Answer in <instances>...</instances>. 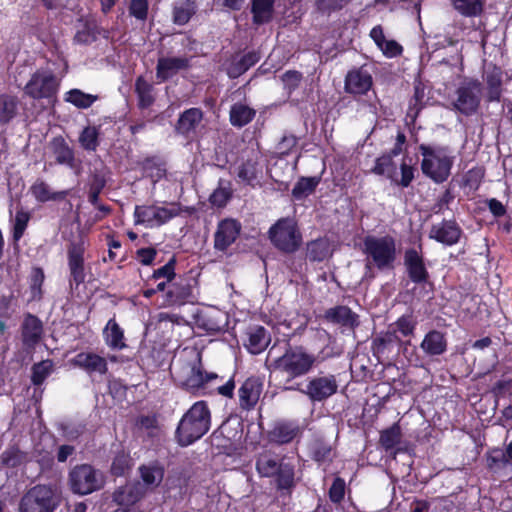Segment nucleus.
<instances>
[{
  "label": "nucleus",
  "instance_id": "nucleus-49",
  "mask_svg": "<svg viewBox=\"0 0 512 512\" xmlns=\"http://www.w3.org/2000/svg\"><path fill=\"white\" fill-rule=\"evenodd\" d=\"M156 204L136 205L133 218L135 225H143L147 228L156 227Z\"/></svg>",
  "mask_w": 512,
  "mask_h": 512
},
{
  "label": "nucleus",
  "instance_id": "nucleus-35",
  "mask_svg": "<svg viewBox=\"0 0 512 512\" xmlns=\"http://www.w3.org/2000/svg\"><path fill=\"white\" fill-rule=\"evenodd\" d=\"M134 92L137 96V107L140 110L150 108L156 101L154 85L147 81L143 75L135 79Z\"/></svg>",
  "mask_w": 512,
  "mask_h": 512
},
{
  "label": "nucleus",
  "instance_id": "nucleus-40",
  "mask_svg": "<svg viewBox=\"0 0 512 512\" xmlns=\"http://www.w3.org/2000/svg\"><path fill=\"white\" fill-rule=\"evenodd\" d=\"M196 0H178L173 4L172 21L178 26L186 25L197 13Z\"/></svg>",
  "mask_w": 512,
  "mask_h": 512
},
{
  "label": "nucleus",
  "instance_id": "nucleus-24",
  "mask_svg": "<svg viewBox=\"0 0 512 512\" xmlns=\"http://www.w3.org/2000/svg\"><path fill=\"white\" fill-rule=\"evenodd\" d=\"M71 364L87 374L99 373L104 375L108 372L107 360L93 352H80L71 359Z\"/></svg>",
  "mask_w": 512,
  "mask_h": 512
},
{
  "label": "nucleus",
  "instance_id": "nucleus-56",
  "mask_svg": "<svg viewBox=\"0 0 512 512\" xmlns=\"http://www.w3.org/2000/svg\"><path fill=\"white\" fill-rule=\"evenodd\" d=\"M99 129L96 126H86L79 135L81 147L88 152H95L99 146Z\"/></svg>",
  "mask_w": 512,
  "mask_h": 512
},
{
  "label": "nucleus",
  "instance_id": "nucleus-6",
  "mask_svg": "<svg viewBox=\"0 0 512 512\" xmlns=\"http://www.w3.org/2000/svg\"><path fill=\"white\" fill-rule=\"evenodd\" d=\"M170 370L178 388L195 397L202 396L205 375L208 371L203 368L200 355L192 360L180 357L175 364L171 365Z\"/></svg>",
  "mask_w": 512,
  "mask_h": 512
},
{
  "label": "nucleus",
  "instance_id": "nucleus-59",
  "mask_svg": "<svg viewBox=\"0 0 512 512\" xmlns=\"http://www.w3.org/2000/svg\"><path fill=\"white\" fill-rule=\"evenodd\" d=\"M395 171V163L385 153L375 159V164L370 170V173L383 176L387 175L388 178L392 179V174Z\"/></svg>",
  "mask_w": 512,
  "mask_h": 512
},
{
  "label": "nucleus",
  "instance_id": "nucleus-7",
  "mask_svg": "<svg viewBox=\"0 0 512 512\" xmlns=\"http://www.w3.org/2000/svg\"><path fill=\"white\" fill-rule=\"evenodd\" d=\"M271 244L281 253L294 254L303 244V236L297 222L290 217L278 219L268 230Z\"/></svg>",
  "mask_w": 512,
  "mask_h": 512
},
{
  "label": "nucleus",
  "instance_id": "nucleus-11",
  "mask_svg": "<svg viewBox=\"0 0 512 512\" xmlns=\"http://www.w3.org/2000/svg\"><path fill=\"white\" fill-rule=\"evenodd\" d=\"M86 245L84 238L79 237L78 240L70 241L67 244V267H68V283L71 291L78 290L86 280L87 265L85 262Z\"/></svg>",
  "mask_w": 512,
  "mask_h": 512
},
{
  "label": "nucleus",
  "instance_id": "nucleus-38",
  "mask_svg": "<svg viewBox=\"0 0 512 512\" xmlns=\"http://www.w3.org/2000/svg\"><path fill=\"white\" fill-rule=\"evenodd\" d=\"M309 455L319 465L330 464L335 457V451L329 442L317 437L309 445Z\"/></svg>",
  "mask_w": 512,
  "mask_h": 512
},
{
  "label": "nucleus",
  "instance_id": "nucleus-26",
  "mask_svg": "<svg viewBox=\"0 0 512 512\" xmlns=\"http://www.w3.org/2000/svg\"><path fill=\"white\" fill-rule=\"evenodd\" d=\"M204 113L200 108L192 107L184 110L175 125L178 134L185 138H191L195 135L198 126L201 124Z\"/></svg>",
  "mask_w": 512,
  "mask_h": 512
},
{
  "label": "nucleus",
  "instance_id": "nucleus-57",
  "mask_svg": "<svg viewBox=\"0 0 512 512\" xmlns=\"http://www.w3.org/2000/svg\"><path fill=\"white\" fill-rule=\"evenodd\" d=\"M176 265V257L172 256L165 265L153 271L146 284L149 285L152 281L157 282L159 280L173 281L176 277Z\"/></svg>",
  "mask_w": 512,
  "mask_h": 512
},
{
  "label": "nucleus",
  "instance_id": "nucleus-64",
  "mask_svg": "<svg viewBox=\"0 0 512 512\" xmlns=\"http://www.w3.org/2000/svg\"><path fill=\"white\" fill-rule=\"evenodd\" d=\"M129 15L139 21H145L148 17V0H131L128 7Z\"/></svg>",
  "mask_w": 512,
  "mask_h": 512
},
{
  "label": "nucleus",
  "instance_id": "nucleus-13",
  "mask_svg": "<svg viewBox=\"0 0 512 512\" xmlns=\"http://www.w3.org/2000/svg\"><path fill=\"white\" fill-rule=\"evenodd\" d=\"M59 80L52 72L36 71L24 87V92L32 99L54 100L59 90Z\"/></svg>",
  "mask_w": 512,
  "mask_h": 512
},
{
  "label": "nucleus",
  "instance_id": "nucleus-21",
  "mask_svg": "<svg viewBox=\"0 0 512 512\" xmlns=\"http://www.w3.org/2000/svg\"><path fill=\"white\" fill-rule=\"evenodd\" d=\"M191 67L190 59L187 57H159L156 64L157 83H165L172 79L181 70Z\"/></svg>",
  "mask_w": 512,
  "mask_h": 512
},
{
  "label": "nucleus",
  "instance_id": "nucleus-46",
  "mask_svg": "<svg viewBox=\"0 0 512 512\" xmlns=\"http://www.w3.org/2000/svg\"><path fill=\"white\" fill-rule=\"evenodd\" d=\"M330 255V242L327 238L320 237L307 243L306 256L310 262H322Z\"/></svg>",
  "mask_w": 512,
  "mask_h": 512
},
{
  "label": "nucleus",
  "instance_id": "nucleus-15",
  "mask_svg": "<svg viewBox=\"0 0 512 512\" xmlns=\"http://www.w3.org/2000/svg\"><path fill=\"white\" fill-rule=\"evenodd\" d=\"M338 390V381L336 376L328 374L324 376H314L309 378L306 388L302 392L313 402H322Z\"/></svg>",
  "mask_w": 512,
  "mask_h": 512
},
{
  "label": "nucleus",
  "instance_id": "nucleus-50",
  "mask_svg": "<svg viewBox=\"0 0 512 512\" xmlns=\"http://www.w3.org/2000/svg\"><path fill=\"white\" fill-rule=\"evenodd\" d=\"M402 439V430L398 422L380 432L379 444L385 451H392L400 444Z\"/></svg>",
  "mask_w": 512,
  "mask_h": 512
},
{
  "label": "nucleus",
  "instance_id": "nucleus-62",
  "mask_svg": "<svg viewBox=\"0 0 512 512\" xmlns=\"http://www.w3.org/2000/svg\"><path fill=\"white\" fill-rule=\"evenodd\" d=\"M398 345L402 351L403 356L410 364L416 367L422 366V359L417 352V347L412 344L410 339L403 340L400 338Z\"/></svg>",
  "mask_w": 512,
  "mask_h": 512
},
{
  "label": "nucleus",
  "instance_id": "nucleus-37",
  "mask_svg": "<svg viewBox=\"0 0 512 512\" xmlns=\"http://www.w3.org/2000/svg\"><path fill=\"white\" fill-rule=\"evenodd\" d=\"M138 471L146 486L158 487L164 479L165 466L159 460H153L140 465Z\"/></svg>",
  "mask_w": 512,
  "mask_h": 512
},
{
  "label": "nucleus",
  "instance_id": "nucleus-51",
  "mask_svg": "<svg viewBox=\"0 0 512 512\" xmlns=\"http://www.w3.org/2000/svg\"><path fill=\"white\" fill-rule=\"evenodd\" d=\"M18 104L16 96L0 95V125L8 124L17 115Z\"/></svg>",
  "mask_w": 512,
  "mask_h": 512
},
{
  "label": "nucleus",
  "instance_id": "nucleus-39",
  "mask_svg": "<svg viewBox=\"0 0 512 512\" xmlns=\"http://www.w3.org/2000/svg\"><path fill=\"white\" fill-rule=\"evenodd\" d=\"M400 338L401 337L395 335V331H391L389 327L387 331L380 332L372 339L371 350L373 355L377 358L388 355L391 352L394 344L399 343Z\"/></svg>",
  "mask_w": 512,
  "mask_h": 512
},
{
  "label": "nucleus",
  "instance_id": "nucleus-41",
  "mask_svg": "<svg viewBox=\"0 0 512 512\" xmlns=\"http://www.w3.org/2000/svg\"><path fill=\"white\" fill-rule=\"evenodd\" d=\"M31 194L40 202L45 203L48 201H62L68 195V190L52 192L49 185L43 180H36L30 187Z\"/></svg>",
  "mask_w": 512,
  "mask_h": 512
},
{
  "label": "nucleus",
  "instance_id": "nucleus-18",
  "mask_svg": "<svg viewBox=\"0 0 512 512\" xmlns=\"http://www.w3.org/2000/svg\"><path fill=\"white\" fill-rule=\"evenodd\" d=\"M463 235V230L455 219H443L438 224H433L429 238L446 246L456 245Z\"/></svg>",
  "mask_w": 512,
  "mask_h": 512
},
{
  "label": "nucleus",
  "instance_id": "nucleus-47",
  "mask_svg": "<svg viewBox=\"0 0 512 512\" xmlns=\"http://www.w3.org/2000/svg\"><path fill=\"white\" fill-rule=\"evenodd\" d=\"M426 87L421 81L414 83V92L411 96L408 104L407 117L411 121H415L419 116L420 112L426 106Z\"/></svg>",
  "mask_w": 512,
  "mask_h": 512
},
{
  "label": "nucleus",
  "instance_id": "nucleus-22",
  "mask_svg": "<svg viewBox=\"0 0 512 512\" xmlns=\"http://www.w3.org/2000/svg\"><path fill=\"white\" fill-rule=\"evenodd\" d=\"M323 319L335 325L354 331L360 324L357 313L346 305H337L327 309Z\"/></svg>",
  "mask_w": 512,
  "mask_h": 512
},
{
  "label": "nucleus",
  "instance_id": "nucleus-5",
  "mask_svg": "<svg viewBox=\"0 0 512 512\" xmlns=\"http://www.w3.org/2000/svg\"><path fill=\"white\" fill-rule=\"evenodd\" d=\"M422 155L421 171L436 184L444 183L451 175L455 157L449 146L422 143L418 147Z\"/></svg>",
  "mask_w": 512,
  "mask_h": 512
},
{
  "label": "nucleus",
  "instance_id": "nucleus-14",
  "mask_svg": "<svg viewBox=\"0 0 512 512\" xmlns=\"http://www.w3.org/2000/svg\"><path fill=\"white\" fill-rule=\"evenodd\" d=\"M264 390V378L258 375L247 377L237 390L238 405L242 411H252L257 406Z\"/></svg>",
  "mask_w": 512,
  "mask_h": 512
},
{
  "label": "nucleus",
  "instance_id": "nucleus-12",
  "mask_svg": "<svg viewBox=\"0 0 512 512\" xmlns=\"http://www.w3.org/2000/svg\"><path fill=\"white\" fill-rule=\"evenodd\" d=\"M481 83L477 79H470L461 83L455 90L452 101L453 109L469 117L477 113L481 103Z\"/></svg>",
  "mask_w": 512,
  "mask_h": 512
},
{
  "label": "nucleus",
  "instance_id": "nucleus-44",
  "mask_svg": "<svg viewBox=\"0 0 512 512\" xmlns=\"http://www.w3.org/2000/svg\"><path fill=\"white\" fill-rule=\"evenodd\" d=\"M275 0H251L252 22L262 25L271 21Z\"/></svg>",
  "mask_w": 512,
  "mask_h": 512
},
{
  "label": "nucleus",
  "instance_id": "nucleus-20",
  "mask_svg": "<svg viewBox=\"0 0 512 512\" xmlns=\"http://www.w3.org/2000/svg\"><path fill=\"white\" fill-rule=\"evenodd\" d=\"M193 286L189 279H179L172 282L165 293L164 304L166 306H183L188 303H194L195 295Z\"/></svg>",
  "mask_w": 512,
  "mask_h": 512
},
{
  "label": "nucleus",
  "instance_id": "nucleus-25",
  "mask_svg": "<svg viewBox=\"0 0 512 512\" xmlns=\"http://www.w3.org/2000/svg\"><path fill=\"white\" fill-rule=\"evenodd\" d=\"M300 434L301 429L297 422L282 420L273 425L268 433V438L271 443L284 445L291 443Z\"/></svg>",
  "mask_w": 512,
  "mask_h": 512
},
{
  "label": "nucleus",
  "instance_id": "nucleus-45",
  "mask_svg": "<svg viewBox=\"0 0 512 512\" xmlns=\"http://www.w3.org/2000/svg\"><path fill=\"white\" fill-rule=\"evenodd\" d=\"M418 325L417 317L413 311L405 313L397 318V320L389 324L391 331H395V335H400L403 338L413 337Z\"/></svg>",
  "mask_w": 512,
  "mask_h": 512
},
{
  "label": "nucleus",
  "instance_id": "nucleus-32",
  "mask_svg": "<svg viewBox=\"0 0 512 512\" xmlns=\"http://www.w3.org/2000/svg\"><path fill=\"white\" fill-rule=\"evenodd\" d=\"M50 149L57 164L65 165L69 168L76 166L74 150L62 136L52 138Z\"/></svg>",
  "mask_w": 512,
  "mask_h": 512
},
{
  "label": "nucleus",
  "instance_id": "nucleus-42",
  "mask_svg": "<svg viewBox=\"0 0 512 512\" xmlns=\"http://www.w3.org/2000/svg\"><path fill=\"white\" fill-rule=\"evenodd\" d=\"M195 211L193 207L182 206L180 202H171L169 207L156 205V227H161L172 219L180 216L183 212L192 214Z\"/></svg>",
  "mask_w": 512,
  "mask_h": 512
},
{
  "label": "nucleus",
  "instance_id": "nucleus-29",
  "mask_svg": "<svg viewBox=\"0 0 512 512\" xmlns=\"http://www.w3.org/2000/svg\"><path fill=\"white\" fill-rule=\"evenodd\" d=\"M420 348L429 357L444 354L447 351L446 334L436 329L428 331L420 343Z\"/></svg>",
  "mask_w": 512,
  "mask_h": 512
},
{
  "label": "nucleus",
  "instance_id": "nucleus-3",
  "mask_svg": "<svg viewBox=\"0 0 512 512\" xmlns=\"http://www.w3.org/2000/svg\"><path fill=\"white\" fill-rule=\"evenodd\" d=\"M319 363L318 356L302 345L286 344L284 353L270 363L272 372L285 377L286 383L309 374Z\"/></svg>",
  "mask_w": 512,
  "mask_h": 512
},
{
  "label": "nucleus",
  "instance_id": "nucleus-9",
  "mask_svg": "<svg viewBox=\"0 0 512 512\" xmlns=\"http://www.w3.org/2000/svg\"><path fill=\"white\" fill-rule=\"evenodd\" d=\"M60 502L61 498L56 488L38 484L22 496L19 512H54Z\"/></svg>",
  "mask_w": 512,
  "mask_h": 512
},
{
  "label": "nucleus",
  "instance_id": "nucleus-27",
  "mask_svg": "<svg viewBox=\"0 0 512 512\" xmlns=\"http://www.w3.org/2000/svg\"><path fill=\"white\" fill-rule=\"evenodd\" d=\"M227 323V316L220 310L201 311L196 315L197 327L208 334L222 332Z\"/></svg>",
  "mask_w": 512,
  "mask_h": 512
},
{
  "label": "nucleus",
  "instance_id": "nucleus-4",
  "mask_svg": "<svg viewBox=\"0 0 512 512\" xmlns=\"http://www.w3.org/2000/svg\"><path fill=\"white\" fill-rule=\"evenodd\" d=\"M211 427V411L204 400L195 402L180 419L175 438L182 447L201 439Z\"/></svg>",
  "mask_w": 512,
  "mask_h": 512
},
{
  "label": "nucleus",
  "instance_id": "nucleus-1",
  "mask_svg": "<svg viewBox=\"0 0 512 512\" xmlns=\"http://www.w3.org/2000/svg\"><path fill=\"white\" fill-rule=\"evenodd\" d=\"M255 469L262 478H268L281 497H290L298 482L294 461L272 451L260 453L255 460Z\"/></svg>",
  "mask_w": 512,
  "mask_h": 512
},
{
  "label": "nucleus",
  "instance_id": "nucleus-60",
  "mask_svg": "<svg viewBox=\"0 0 512 512\" xmlns=\"http://www.w3.org/2000/svg\"><path fill=\"white\" fill-rule=\"evenodd\" d=\"M31 382L35 386H40L52 371V362L50 360L35 363L32 366Z\"/></svg>",
  "mask_w": 512,
  "mask_h": 512
},
{
  "label": "nucleus",
  "instance_id": "nucleus-48",
  "mask_svg": "<svg viewBox=\"0 0 512 512\" xmlns=\"http://www.w3.org/2000/svg\"><path fill=\"white\" fill-rule=\"evenodd\" d=\"M320 182L321 176H301L291 191L292 198L297 201L304 200L316 191Z\"/></svg>",
  "mask_w": 512,
  "mask_h": 512
},
{
  "label": "nucleus",
  "instance_id": "nucleus-58",
  "mask_svg": "<svg viewBox=\"0 0 512 512\" xmlns=\"http://www.w3.org/2000/svg\"><path fill=\"white\" fill-rule=\"evenodd\" d=\"M45 280L44 270L41 267H34L30 274L31 300H41L43 296L42 286Z\"/></svg>",
  "mask_w": 512,
  "mask_h": 512
},
{
  "label": "nucleus",
  "instance_id": "nucleus-17",
  "mask_svg": "<svg viewBox=\"0 0 512 512\" xmlns=\"http://www.w3.org/2000/svg\"><path fill=\"white\" fill-rule=\"evenodd\" d=\"M241 223L233 218H225L219 221L214 234V249L226 252L240 235Z\"/></svg>",
  "mask_w": 512,
  "mask_h": 512
},
{
  "label": "nucleus",
  "instance_id": "nucleus-61",
  "mask_svg": "<svg viewBox=\"0 0 512 512\" xmlns=\"http://www.w3.org/2000/svg\"><path fill=\"white\" fill-rule=\"evenodd\" d=\"M345 494L346 482L342 477L336 476L328 490L329 500L334 504H340L344 500Z\"/></svg>",
  "mask_w": 512,
  "mask_h": 512
},
{
  "label": "nucleus",
  "instance_id": "nucleus-30",
  "mask_svg": "<svg viewBox=\"0 0 512 512\" xmlns=\"http://www.w3.org/2000/svg\"><path fill=\"white\" fill-rule=\"evenodd\" d=\"M247 339L244 342L246 349L254 355L262 353L269 345L271 338L265 327L256 325L246 331Z\"/></svg>",
  "mask_w": 512,
  "mask_h": 512
},
{
  "label": "nucleus",
  "instance_id": "nucleus-36",
  "mask_svg": "<svg viewBox=\"0 0 512 512\" xmlns=\"http://www.w3.org/2000/svg\"><path fill=\"white\" fill-rule=\"evenodd\" d=\"M260 58L261 57L259 52L255 50L245 53L239 59L233 58L226 69L228 77L230 79H236L240 77L256 63H258Z\"/></svg>",
  "mask_w": 512,
  "mask_h": 512
},
{
  "label": "nucleus",
  "instance_id": "nucleus-2",
  "mask_svg": "<svg viewBox=\"0 0 512 512\" xmlns=\"http://www.w3.org/2000/svg\"><path fill=\"white\" fill-rule=\"evenodd\" d=\"M362 252L366 256L363 276L365 280L375 279L374 268L379 271L394 269L397 252L396 241L392 236H366L363 239Z\"/></svg>",
  "mask_w": 512,
  "mask_h": 512
},
{
  "label": "nucleus",
  "instance_id": "nucleus-10",
  "mask_svg": "<svg viewBox=\"0 0 512 512\" xmlns=\"http://www.w3.org/2000/svg\"><path fill=\"white\" fill-rule=\"evenodd\" d=\"M68 484L74 494L88 495L100 490L103 485L102 474L90 464H79L69 471Z\"/></svg>",
  "mask_w": 512,
  "mask_h": 512
},
{
  "label": "nucleus",
  "instance_id": "nucleus-31",
  "mask_svg": "<svg viewBox=\"0 0 512 512\" xmlns=\"http://www.w3.org/2000/svg\"><path fill=\"white\" fill-rule=\"evenodd\" d=\"M259 159V154L253 153L252 156L244 160L238 167V179L253 188L259 183L258 176L262 173Z\"/></svg>",
  "mask_w": 512,
  "mask_h": 512
},
{
  "label": "nucleus",
  "instance_id": "nucleus-16",
  "mask_svg": "<svg viewBox=\"0 0 512 512\" xmlns=\"http://www.w3.org/2000/svg\"><path fill=\"white\" fill-rule=\"evenodd\" d=\"M236 382L234 375L225 380L215 372H207L205 375L202 396L219 395L226 399H233L235 396Z\"/></svg>",
  "mask_w": 512,
  "mask_h": 512
},
{
  "label": "nucleus",
  "instance_id": "nucleus-55",
  "mask_svg": "<svg viewBox=\"0 0 512 512\" xmlns=\"http://www.w3.org/2000/svg\"><path fill=\"white\" fill-rule=\"evenodd\" d=\"M31 219V214L28 211H25L23 208L17 209L14 220H13V228H12V240L14 244H17L21 238L24 236V233L28 227L29 221Z\"/></svg>",
  "mask_w": 512,
  "mask_h": 512
},
{
  "label": "nucleus",
  "instance_id": "nucleus-28",
  "mask_svg": "<svg viewBox=\"0 0 512 512\" xmlns=\"http://www.w3.org/2000/svg\"><path fill=\"white\" fill-rule=\"evenodd\" d=\"M503 71L496 65L488 67L484 74L486 84V101L500 102L503 93Z\"/></svg>",
  "mask_w": 512,
  "mask_h": 512
},
{
  "label": "nucleus",
  "instance_id": "nucleus-19",
  "mask_svg": "<svg viewBox=\"0 0 512 512\" xmlns=\"http://www.w3.org/2000/svg\"><path fill=\"white\" fill-rule=\"evenodd\" d=\"M373 86V77L364 67L353 68L345 76L344 89L348 94L366 95Z\"/></svg>",
  "mask_w": 512,
  "mask_h": 512
},
{
  "label": "nucleus",
  "instance_id": "nucleus-54",
  "mask_svg": "<svg viewBox=\"0 0 512 512\" xmlns=\"http://www.w3.org/2000/svg\"><path fill=\"white\" fill-rule=\"evenodd\" d=\"M454 8L465 17H478L484 11L483 0H454Z\"/></svg>",
  "mask_w": 512,
  "mask_h": 512
},
{
  "label": "nucleus",
  "instance_id": "nucleus-43",
  "mask_svg": "<svg viewBox=\"0 0 512 512\" xmlns=\"http://www.w3.org/2000/svg\"><path fill=\"white\" fill-rule=\"evenodd\" d=\"M256 116V110L241 102L234 103L229 111V121L233 127L242 128Z\"/></svg>",
  "mask_w": 512,
  "mask_h": 512
},
{
  "label": "nucleus",
  "instance_id": "nucleus-23",
  "mask_svg": "<svg viewBox=\"0 0 512 512\" xmlns=\"http://www.w3.org/2000/svg\"><path fill=\"white\" fill-rule=\"evenodd\" d=\"M43 323L34 314L27 313L21 324L22 344L27 349H34L42 339Z\"/></svg>",
  "mask_w": 512,
  "mask_h": 512
},
{
  "label": "nucleus",
  "instance_id": "nucleus-53",
  "mask_svg": "<svg viewBox=\"0 0 512 512\" xmlns=\"http://www.w3.org/2000/svg\"><path fill=\"white\" fill-rule=\"evenodd\" d=\"M65 101L79 109H87L98 100L97 95L88 94L80 89L74 88L66 92Z\"/></svg>",
  "mask_w": 512,
  "mask_h": 512
},
{
  "label": "nucleus",
  "instance_id": "nucleus-34",
  "mask_svg": "<svg viewBox=\"0 0 512 512\" xmlns=\"http://www.w3.org/2000/svg\"><path fill=\"white\" fill-rule=\"evenodd\" d=\"M139 165L143 175L149 178L154 184L166 177V162L160 156L153 155L145 157Z\"/></svg>",
  "mask_w": 512,
  "mask_h": 512
},
{
  "label": "nucleus",
  "instance_id": "nucleus-8",
  "mask_svg": "<svg viewBox=\"0 0 512 512\" xmlns=\"http://www.w3.org/2000/svg\"><path fill=\"white\" fill-rule=\"evenodd\" d=\"M403 265L408 279L420 287L423 295L429 297L434 292V283L426 265L422 245L406 248L403 254Z\"/></svg>",
  "mask_w": 512,
  "mask_h": 512
},
{
  "label": "nucleus",
  "instance_id": "nucleus-33",
  "mask_svg": "<svg viewBox=\"0 0 512 512\" xmlns=\"http://www.w3.org/2000/svg\"><path fill=\"white\" fill-rule=\"evenodd\" d=\"M105 344L112 350H123L127 347L123 328L116 321L115 316L106 323L103 332Z\"/></svg>",
  "mask_w": 512,
  "mask_h": 512
},
{
  "label": "nucleus",
  "instance_id": "nucleus-63",
  "mask_svg": "<svg viewBox=\"0 0 512 512\" xmlns=\"http://www.w3.org/2000/svg\"><path fill=\"white\" fill-rule=\"evenodd\" d=\"M97 39L96 26L90 23H85L83 28L78 30L74 36V41L78 44L88 45L95 42Z\"/></svg>",
  "mask_w": 512,
  "mask_h": 512
},
{
  "label": "nucleus",
  "instance_id": "nucleus-52",
  "mask_svg": "<svg viewBox=\"0 0 512 512\" xmlns=\"http://www.w3.org/2000/svg\"><path fill=\"white\" fill-rule=\"evenodd\" d=\"M133 465L132 458L125 450L118 451L111 463L110 473L115 477H122L129 473Z\"/></svg>",
  "mask_w": 512,
  "mask_h": 512
}]
</instances>
